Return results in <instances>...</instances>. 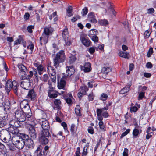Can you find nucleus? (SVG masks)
I'll return each mask as SVG.
<instances>
[{
  "label": "nucleus",
  "instance_id": "e433bc0d",
  "mask_svg": "<svg viewBox=\"0 0 156 156\" xmlns=\"http://www.w3.org/2000/svg\"><path fill=\"white\" fill-rule=\"evenodd\" d=\"M32 139H30L27 140V145L29 148L33 147L34 146V143Z\"/></svg>",
  "mask_w": 156,
  "mask_h": 156
},
{
  "label": "nucleus",
  "instance_id": "58836bf2",
  "mask_svg": "<svg viewBox=\"0 0 156 156\" xmlns=\"http://www.w3.org/2000/svg\"><path fill=\"white\" fill-rule=\"evenodd\" d=\"M112 69L111 68L108 67H103L102 69V72L105 74H107L108 73L111 71Z\"/></svg>",
  "mask_w": 156,
  "mask_h": 156
},
{
  "label": "nucleus",
  "instance_id": "e2e57ef3",
  "mask_svg": "<svg viewBox=\"0 0 156 156\" xmlns=\"http://www.w3.org/2000/svg\"><path fill=\"white\" fill-rule=\"evenodd\" d=\"M87 147H84L81 156H86L87 155Z\"/></svg>",
  "mask_w": 156,
  "mask_h": 156
},
{
  "label": "nucleus",
  "instance_id": "79ce46f5",
  "mask_svg": "<svg viewBox=\"0 0 156 156\" xmlns=\"http://www.w3.org/2000/svg\"><path fill=\"white\" fill-rule=\"evenodd\" d=\"M54 104L57 107V108H60L61 104V101L60 99H55L54 101Z\"/></svg>",
  "mask_w": 156,
  "mask_h": 156
},
{
  "label": "nucleus",
  "instance_id": "680f3d73",
  "mask_svg": "<svg viewBox=\"0 0 156 156\" xmlns=\"http://www.w3.org/2000/svg\"><path fill=\"white\" fill-rule=\"evenodd\" d=\"M88 51L90 54H93L95 52V48L94 47H90L89 48Z\"/></svg>",
  "mask_w": 156,
  "mask_h": 156
},
{
  "label": "nucleus",
  "instance_id": "f03ea898",
  "mask_svg": "<svg viewBox=\"0 0 156 156\" xmlns=\"http://www.w3.org/2000/svg\"><path fill=\"white\" fill-rule=\"evenodd\" d=\"M65 56L64 51H60L57 53L55 57L53 58L54 66L57 68L59 66V64L63 62L65 60Z\"/></svg>",
  "mask_w": 156,
  "mask_h": 156
},
{
  "label": "nucleus",
  "instance_id": "423d86ee",
  "mask_svg": "<svg viewBox=\"0 0 156 156\" xmlns=\"http://www.w3.org/2000/svg\"><path fill=\"white\" fill-rule=\"evenodd\" d=\"M32 81V79L30 78H28L25 80H23L20 83V86L23 89L28 90L30 86V84Z\"/></svg>",
  "mask_w": 156,
  "mask_h": 156
},
{
  "label": "nucleus",
  "instance_id": "473e14b6",
  "mask_svg": "<svg viewBox=\"0 0 156 156\" xmlns=\"http://www.w3.org/2000/svg\"><path fill=\"white\" fill-rule=\"evenodd\" d=\"M130 86L129 85H126L125 87L122 89L120 91V93L121 94H123L129 91Z\"/></svg>",
  "mask_w": 156,
  "mask_h": 156
},
{
  "label": "nucleus",
  "instance_id": "4468645a",
  "mask_svg": "<svg viewBox=\"0 0 156 156\" xmlns=\"http://www.w3.org/2000/svg\"><path fill=\"white\" fill-rule=\"evenodd\" d=\"M57 80L58 83V87L59 89H62L64 90H65L64 89L65 86L66 85V82L64 79L63 78L61 79L60 81H59V78H58V75H57Z\"/></svg>",
  "mask_w": 156,
  "mask_h": 156
},
{
  "label": "nucleus",
  "instance_id": "6e6d98bb",
  "mask_svg": "<svg viewBox=\"0 0 156 156\" xmlns=\"http://www.w3.org/2000/svg\"><path fill=\"white\" fill-rule=\"evenodd\" d=\"M153 53V48H149L147 56L148 57H150Z\"/></svg>",
  "mask_w": 156,
  "mask_h": 156
},
{
  "label": "nucleus",
  "instance_id": "9d476101",
  "mask_svg": "<svg viewBox=\"0 0 156 156\" xmlns=\"http://www.w3.org/2000/svg\"><path fill=\"white\" fill-rule=\"evenodd\" d=\"M48 93L49 97L54 98L58 96V91L55 90L54 88H51L49 89Z\"/></svg>",
  "mask_w": 156,
  "mask_h": 156
},
{
  "label": "nucleus",
  "instance_id": "aec40b11",
  "mask_svg": "<svg viewBox=\"0 0 156 156\" xmlns=\"http://www.w3.org/2000/svg\"><path fill=\"white\" fill-rule=\"evenodd\" d=\"M53 32V30L51 27H45L44 28L43 34L44 35L48 36L51 35Z\"/></svg>",
  "mask_w": 156,
  "mask_h": 156
},
{
  "label": "nucleus",
  "instance_id": "864d4df0",
  "mask_svg": "<svg viewBox=\"0 0 156 156\" xmlns=\"http://www.w3.org/2000/svg\"><path fill=\"white\" fill-rule=\"evenodd\" d=\"M35 153L37 154V156H42V154L41 151L40 147H38L36 150L35 151Z\"/></svg>",
  "mask_w": 156,
  "mask_h": 156
},
{
  "label": "nucleus",
  "instance_id": "2eb2a0df",
  "mask_svg": "<svg viewBox=\"0 0 156 156\" xmlns=\"http://www.w3.org/2000/svg\"><path fill=\"white\" fill-rule=\"evenodd\" d=\"M108 109V106L104 107L102 108H97L96 110L97 115V118L99 120H101L102 119V113L105 110H107Z\"/></svg>",
  "mask_w": 156,
  "mask_h": 156
},
{
  "label": "nucleus",
  "instance_id": "5fc2aeb1",
  "mask_svg": "<svg viewBox=\"0 0 156 156\" xmlns=\"http://www.w3.org/2000/svg\"><path fill=\"white\" fill-rule=\"evenodd\" d=\"M88 9L87 7H85L82 9L81 14L83 16L86 15L88 13Z\"/></svg>",
  "mask_w": 156,
  "mask_h": 156
},
{
  "label": "nucleus",
  "instance_id": "4c0bfd02",
  "mask_svg": "<svg viewBox=\"0 0 156 156\" xmlns=\"http://www.w3.org/2000/svg\"><path fill=\"white\" fill-rule=\"evenodd\" d=\"M72 8L71 6L68 7L66 9V15L69 17L73 16Z\"/></svg>",
  "mask_w": 156,
  "mask_h": 156
},
{
  "label": "nucleus",
  "instance_id": "c756f323",
  "mask_svg": "<svg viewBox=\"0 0 156 156\" xmlns=\"http://www.w3.org/2000/svg\"><path fill=\"white\" fill-rule=\"evenodd\" d=\"M119 55L120 56L126 58H129V53L122 51H119Z\"/></svg>",
  "mask_w": 156,
  "mask_h": 156
},
{
  "label": "nucleus",
  "instance_id": "72a5a7b5",
  "mask_svg": "<svg viewBox=\"0 0 156 156\" xmlns=\"http://www.w3.org/2000/svg\"><path fill=\"white\" fill-rule=\"evenodd\" d=\"M18 136L21 137V138L19 139H22L23 140H27L29 139V136L25 134L19 133V135Z\"/></svg>",
  "mask_w": 156,
  "mask_h": 156
},
{
  "label": "nucleus",
  "instance_id": "3c124183",
  "mask_svg": "<svg viewBox=\"0 0 156 156\" xmlns=\"http://www.w3.org/2000/svg\"><path fill=\"white\" fill-rule=\"evenodd\" d=\"M151 32L148 30H147L144 33V37L145 39L148 38L150 35Z\"/></svg>",
  "mask_w": 156,
  "mask_h": 156
},
{
  "label": "nucleus",
  "instance_id": "f704fd0d",
  "mask_svg": "<svg viewBox=\"0 0 156 156\" xmlns=\"http://www.w3.org/2000/svg\"><path fill=\"white\" fill-rule=\"evenodd\" d=\"M37 70L38 73L40 75L42 74L45 71L44 67L42 64L40 65V66L37 68Z\"/></svg>",
  "mask_w": 156,
  "mask_h": 156
},
{
  "label": "nucleus",
  "instance_id": "052dcab7",
  "mask_svg": "<svg viewBox=\"0 0 156 156\" xmlns=\"http://www.w3.org/2000/svg\"><path fill=\"white\" fill-rule=\"evenodd\" d=\"M34 28V25H30L28 26L27 27V29L28 32L30 33H32V29H33Z\"/></svg>",
  "mask_w": 156,
  "mask_h": 156
},
{
  "label": "nucleus",
  "instance_id": "0eeeda50",
  "mask_svg": "<svg viewBox=\"0 0 156 156\" xmlns=\"http://www.w3.org/2000/svg\"><path fill=\"white\" fill-rule=\"evenodd\" d=\"M48 71V73L53 76L51 78V80L53 83H55L56 82V71L55 69L53 68L50 65L47 66Z\"/></svg>",
  "mask_w": 156,
  "mask_h": 156
},
{
  "label": "nucleus",
  "instance_id": "393cba45",
  "mask_svg": "<svg viewBox=\"0 0 156 156\" xmlns=\"http://www.w3.org/2000/svg\"><path fill=\"white\" fill-rule=\"evenodd\" d=\"M27 71H24V72H20L19 73V76L21 80H23L29 78L27 74Z\"/></svg>",
  "mask_w": 156,
  "mask_h": 156
},
{
  "label": "nucleus",
  "instance_id": "bb28decb",
  "mask_svg": "<svg viewBox=\"0 0 156 156\" xmlns=\"http://www.w3.org/2000/svg\"><path fill=\"white\" fill-rule=\"evenodd\" d=\"M50 134L49 132L48 129H43V130L41 132L40 136L48 137Z\"/></svg>",
  "mask_w": 156,
  "mask_h": 156
},
{
  "label": "nucleus",
  "instance_id": "412c9836",
  "mask_svg": "<svg viewBox=\"0 0 156 156\" xmlns=\"http://www.w3.org/2000/svg\"><path fill=\"white\" fill-rule=\"evenodd\" d=\"M48 36L43 34L42 36L40 37V44L42 45L43 44H46L48 41Z\"/></svg>",
  "mask_w": 156,
  "mask_h": 156
},
{
  "label": "nucleus",
  "instance_id": "4d7b16f0",
  "mask_svg": "<svg viewBox=\"0 0 156 156\" xmlns=\"http://www.w3.org/2000/svg\"><path fill=\"white\" fill-rule=\"evenodd\" d=\"M87 130L88 133L91 134H93L94 133V130L93 127L89 126L88 127Z\"/></svg>",
  "mask_w": 156,
  "mask_h": 156
},
{
  "label": "nucleus",
  "instance_id": "c85d7f7f",
  "mask_svg": "<svg viewBox=\"0 0 156 156\" xmlns=\"http://www.w3.org/2000/svg\"><path fill=\"white\" fill-rule=\"evenodd\" d=\"M26 122L28 125L31 126H34L36 124L34 119L33 117H30V118H29L28 119H27V121Z\"/></svg>",
  "mask_w": 156,
  "mask_h": 156
},
{
  "label": "nucleus",
  "instance_id": "6e6552de",
  "mask_svg": "<svg viewBox=\"0 0 156 156\" xmlns=\"http://www.w3.org/2000/svg\"><path fill=\"white\" fill-rule=\"evenodd\" d=\"M20 107L24 112L27 111L30 112L31 110L28 104V101L25 99L23 100L21 102Z\"/></svg>",
  "mask_w": 156,
  "mask_h": 156
},
{
  "label": "nucleus",
  "instance_id": "49530a36",
  "mask_svg": "<svg viewBox=\"0 0 156 156\" xmlns=\"http://www.w3.org/2000/svg\"><path fill=\"white\" fill-rule=\"evenodd\" d=\"M99 23L101 25L106 26L108 24V22L106 20H101L99 21Z\"/></svg>",
  "mask_w": 156,
  "mask_h": 156
},
{
  "label": "nucleus",
  "instance_id": "de8ad7c7",
  "mask_svg": "<svg viewBox=\"0 0 156 156\" xmlns=\"http://www.w3.org/2000/svg\"><path fill=\"white\" fill-rule=\"evenodd\" d=\"M24 43V41L22 38L18 39L14 41L15 45H18L19 44H22Z\"/></svg>",
  "mask_w": 156,
  "mask_h": 156
},
{
  "label": "nucleus",
  "instance_id": "f8f14e48",
  "mask_svg": "<svg viewBox=\"0 0 156 156\" xmlns=\"http://www.w3.org/2000/svg\"><path fill=\"white\" fill-rule=\"evenodd\" d=\"M36 97V93L33 89H31L29 91L28 94L27 96V98L32 101L34 100Z\"/></svg>",
  "mask_w": 156,
  "mask_h": 156
},
{
  "label": "nucleus",
  "instance_id": "dca6fc26",
  "mask_svg": "<svg viewBox=\"0 0 156 156\" xmlns=\"http://www.w3.org/2000/svg\"><path fill=\"white\" fill-rule=\"evenodd\" d=\"M66 76H70L73 74L75 70L74 67L72 66H67L66 67Z\"/></svg>",
  "mask_w": 156,
  "mask_h": 156
},
{
  "label": "nucleus",
  "instance_id": "a211bd4d",
  "mask_svg": "<svg viewBox=\"0 0 156 156\" xmlns=\"http://www.w3.org/2000/svg\"><path fill=\"white\" fill-rule=\"evenodd\" d=\"M141 132V130L139 129L138 126H136L133 131V139L136 138L139 135Z\"/></svg>",
  "mask_w": 156,
  "mask_h": 156
},
{
  "label": "nucleus",
  "instance_id": "20e7f679",
  "mask_svg": "<svg viewBox=\"0 0 156 156\" xmlns=\"http://www.w3.org/2000/svg\"><path fill=\"white\" fill-rule=\"evenodd\" d=\"M62 35L65 42L66 45L67 46H70L71 44L72 41L69 37L68 30L67 28H65L63 30Z\"/></svg>",
  "mask_w": 156,
  "mask_h": 156
},
{
  "label": "nucleus",
  "instance_id": "69168bd1",
  "mask_svg": "<svg viewBox=\"0 0 156 156\" xmlns=\"http://www.w3.org/2000/svg\"><path fill=\"white\" fill-rule=\"evenodd\" d=\"M7 124V122L4 120L0 121V128L4 126Z\"/></svg>",
  "mask_w": 156,
  "mask_h": 156
},
{
  "label": "nucleus",
  "instance_id": "603ef678",
  "mask_svg": "<svg viewBox=\"0 0 156 156\" xmlns=\"http://www.w3.org/2000/svg\"><path fill=\"white\" fill-rule=\"evenodd\" d=\"M27 49L30 50L31 53H32L34 48V44L31 43H30L29 45L27 46Z\"/></svg>",
  "mask_w": 156,
  "mask_h": 156
},
{
  "label": "nucleus",
  "instance_id": "7ed1b4c3",
  "mask_svg": "<svg viewBox=\"0 0 156 156\" xmlns=\"http://www.w3.org/2000/svg\"><path fill=\"white\" fill-rule=\"evenodd\" d=\"M18 87L19 85L16 81H12L9 80L7 81L6 84V90L9 93L12 89L14 93L17 94Z\"/></svg>",
  "mask_w": 156,
  "mask_h": 156
},
{
  "label": "nucleus",
  "instance_id": "c9c22d12",
  "mask_svg": "<svg viewBox=\"0 0 156 156\" xmlns=\"http://www.w3.org/2000/svg\"><path fill=\"white\" fill-rule=\"evenodd\" d=\"M88 90V89L86 86H84L81 87L80 89V92L85 95L86 94V92Z\"/></svg>",
  "mask_w": 156,
  "mask_h": 156
},
{
  "label": "nucleus",
  "instance_id": "9b49d317",
  "mask_svg": "<svg viewBox=\"0 0 156 156\" xmlns=\"http://www.w3.org/2000/svg\"><path fill=\"white\" fill-rule=\"evenodd\" d=\"M80 67L81 70L85 72H88L91 70V65L89 62L85 63L84 66L80 65Z\"/></svg>",
  "mask_w": 156,
  "mask_h": 156
},
{
  "label": "nucleus",
  "instance_id": "2f4dec72",
  "mask_svg": "<svg viewBox=\"0 0 156 156\" xmlns=\"http://www.w3.org/2000/svg\"><path fill=\"white\" fill-rule=\"evenodd\" d=\"M98 120L99 121V122L98 124L99 126V128L101 129L103 131H105V126L104 125V122L102 121L103 119V118L102 117V119L100 120L98 119Z\"/></svg>",
  "mask_w": 156,
  "mask_h": 156
},
{
  "label": "nucleus",
  "instance_id": "39448f33",
  "mask_svg": "<svg viewBox=\"0 0 156 156\" xmlns=\"http://www.w3.org/2000/svg\"><path fill=\"white\" fill-rule=\"evenodd\" d=\"M15 116L19 122H23L26 120L24 112L20 110H17L16 111Z\"/></svg>",
  "mask_w": 156,
  "mask_h": 156
},
{
  "label": "nucleus",
  "instance_id": "4be33fe9",
  "mask_svg": "<svg viewBox=\"0 0 156 156\" xmlns=\"http://www.w3.org/2000/svg\"><path fill=\"white\" fill-rule=\"evenodd\" d=\"M29 133L31 138V139H35L36 138L37 133L34 128H32L31 129H29Z\"/></svg>",
  "mask_w": 156,
  "mask_h": 156
},
{
  "label": "nucleus",
  "instance_id": "0e129e2a",
  "mask_svg": "<svg viewBox=\"0 0 156 156\" xmlns=\"http://www.w3.org/2000/svg\"><path fill=\"white\" fill-rule=\"evenodd\" d=\"M94 96L92 92L88 95V98L89 101H93L94 100Z\"/></svg>",
  "mask_w": 156,
  "mask_h": 156
},
{
  "label": "nucleus",
  "instance_id": "ea45409f",
  "mask_svg": "<svg viewBox=\"0 0 156 156\" xmlns=\"http://www.w3.org/2000/svg\"><path fill=\"white\" fill-rule=\"evenodd\" d=\"M77 60V58L75 55H71L69 57V60L70 63L72 64L74 62Z\"/></svg>",
  "mask_w": 156,
  "mask_h": 156
},
{
  "label": "nucleus",
  "instance_id": "7c9ffc66",
  "mask_svg": "<svg viewBox=\"0 0 156 156\" xmlns=\"http://www.w3.org/2000/svg\"><path fill=\"white\" fill-rule=\"evenodd\" d=\"M80 107L79 105H76L75 109V112L76 115L78 116H81L80 112Z\"/></svg>",
  "mask_w": 156,
  "mask_h": 156
},
{
  "label": "nucleus",
  "instance_id": "338daca9",
  "mask_svg": "<svg viewBox=\"0 0 156 156\" xmlns=\"http://www.w3.org/2000/svg\"><path fill=\"white\" fill-rule=\"evenodd\" d=\"M90 38L94 42H97L98 41V37L96 35L93 36L92 38Z\"/></svg>",
  "mask_w": 156,
  "mask_h": 156
},
{
  "label": "nucleus",
  "instance_id": "1a4fd4ad",
  "mask_svg": "<svg viewBox=\"0 0 156 156\" xmlns=\"http://www.w3.org/2000/svg\"><path fill=\"white\" fill-rule=\"evenodd\" d=\"M13 144L15 145L16 147L18 148L21 149L24 146L25 142L22 139H19L15 141L13 139H12Z\"/></svg>",
  "mask_w": 156,
  "mask_h": 156
},
{
  "label": "nucleus",
  "instance_id": "37998d69",
  "mask_svg": "<svg viewBox=\"0 0 156 156\" xmlns=\"http://www.w3.org/2000/svg\"><path fill=\"white\" fill-rule=\"evenodd\" d=\"M81 17L78 14H76L72 18L71 21L72 22H75L78 20L80 19Z\"/></svg>",
  "mask_w": 156,
  "mask_h": 156
},
{
  "label": "nucleus",
  "instance_id": "8fccbe9b",
  "mask_svg": "<svg viewBox=\"0 0 156 156\" xmlns=\"http://www.w3.org/2000/svg\"><path fill=\"white\" fill-rule=\"evenodd\" d=\"M108 98L107 95L105 93H103L101 95L100 98L101 100L103 101L106 100Z\"/></svg>",
  "mask_w": 156,
  "mask_h": 156
},
{
  "label": "nucleus",
  "instance_id": "c03bdc74",
  "mask_svg": "<svg viewBox=\"0 0 156 156\" xmlns=\"http://www.w3.org/2000/svg\"><path fill=\"white\" fill-rule=\"evenodd\" d=\"M24 113L25 115V117H26V119H28L29 118L31 117V116L32 115V113L31 110L30 111V112L29 111H27L24 112Z\"/></svg>",
  "mask_w": 156,
  "mask_h": 156
},
{
  "label": "nucleus",
  "instance_id": "a18cd8bd",
  "mask_svg": "<svg viewBox=\"0 0 156 156\" xmlns=\"http://www.w3.org/2000/svg\"><path fill=\"white\" fill-rule=\"evenodd\" d=\"M41 80L44 82H46L48 81L49 76L47 74H45L43 75L42 78H41Z\"/></svg>",
  "mask_w": 156,
  "mask_h": 156
},
{
  "label": "nucleus",
  "instance_id": "f257e3e1",
  "mask_svg": "<svg viewBox=\"0 0 156 156\" xmlns=\"http://www.w3.org/2000/svg\"><path fill=\"white\" fill-rule=\"evenodd\" d=\"M18 127H11L10 126L8 128V130H5L2 131L1 133V137L2 139L4 141L7 142V140L10 139V134H12L19 135V131Z\"/></svg>",
  "mask_w": 156,
  "mask_h": 156
},
{
  "label": "nucleus",
  "instance_id": "b1692460",
  "mask_svg": "<svg viewBox=\"0 0 156 156\" xmlns=\"http://www.w3.org/2000/svg\"><path fill=\"white\" fill-rule=\"evenodd\" d=\"M3 107L5 111H7L10 108V103L9 101L7 100L2 103Z\"/></svg>",
  "mask_w": 156,
  "mask_h": 156
},
{
  "label": "nucleus",
  "instance_id": "ddd939ff",
  "mask_svg": "<svg viewBox=\"0 0 156 156\" xmlns=\"http://www.w3.org/2000/svg\"><path fill=\"white\" fill-rule=\"evenodd\" d=\"M39 123L43 129H49V126L48 122L45 119H42L39 120Z\"/></svg>",
  "mask_w": 156,
  "mask_h": 156
},
{
  "label": "nucleus",
  "instance_id": "f3484780",
  "mask_svg": "<svg viewBox=\"0 0 156 156\" xmlns=\"http://www.w3.org/2000/svg\"><path fill=\"white\" fill-rule=\"evenodd\" d=\"M80 40L82 43L86 47H89L90 45V41L88 38L83 36H81Z\"/></svg>",
  "mask_w": 156,
  "mask_h": 156
},
{
  "label": "nucleus",
  "instance_id": "774afa93",
  "mask_svg": "<svg viewBox=\"0 0 156 156\" xmlns=\"http://www.w3.org/2000/svg\"><path fill=\"white\" fill-rule=\"evenodd\" d=\"M128 150L126 148H125L123 153V156H128Z\"/></svg>",
  "mask_w": 156,
  "mask_h": 156
},
{
  "label": "nucleus",
  "instance_id": "cd10ccee",
  "mask_svg": "<svg viewBox=\"0 0 156 156\" xmlns=\"http://www.w3.org/2000/svg\"><path fill=\"white\" fill-rule=\"evenodd\" d=\"M98 31L94 29H92L89 32L88 36L90 38H92L93 36L98 34Z\"/></svg>",
  "mask_w": 156,
  "mask_h": 156
},
{
  "label": "nucleus",
  "instance_id": "a878e982",
  "mask_svg": "<svg viewBox=\"0 0 156 156\" xmlns=\"http://www.w3.org/2000/svg\"><path fill=\"white\" fill-rule=\"evenodd\" d=\"M46 137L42 136H40L39 140L41 144L44 145L48 143V140Z\"/></svg>",
  "mask_w": 156,
  "mask_h": 156
},
{
  "label": "nucleus",
  "instance_id": "13d9d810",
  "mask_svg": "<svg viewBox=\"0 0 156 156\" xmlns=\"http://www.w3.org/2000/svg\"><path fill=\"white\" fill-rule=\"evenodd\" d=\"M138 110L137 107L136 106H131L130 108V111L132 113L133 112H136Z\"/></svg>",
  "mask_w": 156,
  "mask_h": 156
},
{
  "label": "nucleus",
  "instance_id": "09e8293b",
  "mask_svg": "<svg viewBox=\"0 0 156 156\" xmlns=\"http://www.w3.org/2000/svg\"><path fill=\"white\" fill-rule=\"evenodd\" d=\"M130 131V129H127L120 136V138L122 139L124 136L126 135L127 134L129 133Z\"/></svg>",
  "mask_w": 156,
  "mask_h": 156
},
{
  "label": "nucleus",
  "instance_id": "5701e85b",
  "mask_svg": "<svg viewBox=\"0 0 156 156\" xmlns=\"http://www.w3.org/2000/svg\"><path fill=\"white\" fill-rule=\"evenodd\" d=\"M9 123L10 126L11 127H19L20 126V122L15 120H11Z\"/></svg>",
  "mask_w": 156,
  "mask_h": 156
},
{
  "label": "nucleus",
  "instance_id": "6ab92c4d",
  "mask_svg": "<svg viewBox=\"0 0 156 156\" xmlns=\"http://www.w3.org/2000/svg\"><path fill=\"white\" fill-rule=\"evenodd\" d=\"M88 18L89 21L92 23H96L98 22L94 14L92 12L88 14Z\"/></svg>",
  "mask_w": 156,
  "mask_h": 156
},
{
  "label": "nucleus",
  "instance_id": "bf43d9fd",
  "mask_svg": "<svg viewBox=\"0 0 156 156\" xmlns=\"http://www.w3.org/2000/svg\"><path fill=\"white\" fill-rule=\"evenodd\" d=\"M154 10L153 8L147 9V13L148 14H152L154 12Z\"/></svg>",
  "mask_w": 156,
  "mask_h": 156
},
{
  "label": "nucleus",
  "instance_id": "a19ab883",
  "mask_svg": "<svg viewBox=\"0 0 156 156\" xmlns=\"http://www.w3.org/2000/svg\"><path fill=\"white\" fill-rule=\"evenodd\" d=\"M18 67L20 70V72H24V71H27V69L26 67L23 65L20 64L18 66Z\"/></svg>",
  "mask_w": 156,
  "mask_h": 156
}]
</instances>
